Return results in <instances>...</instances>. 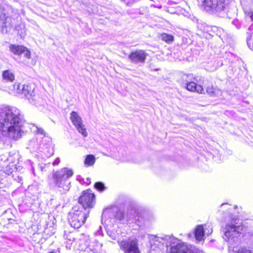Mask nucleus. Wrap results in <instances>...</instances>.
<instances>
[{
    "instance_id": "obj_8",
    "label": "nucleus",
    "mask_w": 253,
    "mask_h": 253,
    "mask_svg": "<svg viewBox=\"0 0 253 253\" xmlns=\"http://www.w3.org/2000/svg\"><path fill=\"white\" fill-rule=\"evenodd\" d=\"M120 249L125 253H140L138 241L135 237H130L118 241Z\"/></svg>"
},
{
    "instance_id": "obj_19",
    "label": "nucleus",
    "mask_w": 253,
    "mask_h": 253,
    "mask_svg": "<svg viewBox=\"0 0 253 253\" xmlns=\"http://www.w3.org/2000/svg\"><path fill=\"white\" fill-rule=\"evenodd\" d=\"M194 234L195 238L197 241H202L205 235V231L203 226L202 225H198L195 229Z\"/></svg>"
},
{
    "instance_id": "obj_4",
    "label": "nucleus",
    "mask_w": 253,
    "mask_h": 253,
    "mask_svg": "<svg viewBox=\"0 0 253 253\" xmlns=\"http://www.w3.org/2000/svg\"><path fill=\"white\" fill-rule=\"evenodd\" d=\"M155 241L166 245L167 248L170 247V253H195L184 243H181L173 236L164 235L155 237Z\"/></svg>"
},
{
    "instance_id": "obj_9",
    "label": "nucleus",
    "mask_w": 253,
    "mask_h": 253,
    "mask_svg": "<svg viewBox=\"0 0 253 253\" xmlns=\"http://www.w3.org/2000/svg\"><path fill=\"white\" fill-rule=\"evenodd\" d=\"M15 23V19L6 14L3 6L0 4V31L6 33L10 31Z\"/></svg>"
},
{
    "instance_id": "obj_40",
    "label": "nucleus",
    "mask_w": 253,
    "mask_h": 253,
    "mask_svg": "<svg viewBox=\"0 0 253 253\" xmlns=\"http://www.w3.org/2000/svg\"><path fill=\"white\" fill-rule=\"evenodd\" d=\"M42 144L41 143V144H40V148L42 149V150H40V151H41V152H42V151H43V152H44V153H45V150H43V147H42ZM43 146H44V145H43Z\"/></svg>"
},
{
    "instance_id": "obj_15",
    "label": "nucleus",
    "mask_w": 253,
    "mask_h": 253,
    "mask_svg": "<svg viewBox=\"0 0 253 253\" xmlns=\"http://www.w3.org/2000/svg\"><path fill=\"white\" fill-rule=\"evenodd\" d=\"M77 234V231L70 232L68 233L66 232H65L64 238L67 240V247H68V246H69V248H70V246L73 243H76V235Z\"/></svg>"
},
{
    "instance_id": "obj_43",
    "label": "nucleus",
    "mask_w": 253,
    "mask_h": 253,
    "mask_svg": "<svg viewBox=\"0 0 253 253\" xmlns=\"http://www.w3.org/2000/svg\"><path fill=\"white\" fill-rule=\"evenodd\" d=\"M225 204H222L221 205V206H223V205H225Z\"/></svg>"
},
{
    "instance_id": "obj_32",
    "label": "nucleus",
    "mask_w": 253,
    "mask_h": 253,
    "mask_svg": "<svg viewBox=\"0 0 253 253\" xmlns=\"http://www.w3.org/2000/svg\"><path fill=\"white\" fill-rule=\"evenodd\" d=\"M232 24L235 26L237 29H240L241 28V23L237 19H234L232 22Z\"/></svg>"
},
{
    "instance_id": "obj_16",
    "label": "nucleus",
    "mask_w": 253,
    "mask_h": 253,
    "mask_svg": "<svg viewBox=\"0 0 253 253\" xmlns=\"http://www.w3.org/2000/svg\"><path fill=\"white\" fill-rule=\"evenodd\" d=\"M204 87L206 89L207 93L211 97L215 96L216 95V92L217 89L214 87L212 85L211 83H209L208 80L204 81Z\"/></svg>"
},
{
    "instance_id": "obj_20",
    "label": "nucleus",
    "mask_w": 253,
    "mask_h": 253,
    "mask_svg": "<svg viewBox=\"0 0 253 253\" xmlns=\"http://www.w3.org/2000/svg\"><path fill=\"white\" fill-rule=\"evenodd\" d=\"M217 30L216 27H211L209 25L203 26V32L207 34L209 37H213Z\"/></svg>"
},
{
    "instance_id": "obj_36",
    "label": "nucleus",
    "mask_w": 253,
    "mask_h": 253,
    "mask_svg": "<svg viewBox=\"0 0 253 253\" xmlns=\"http://www.w3.org/2000/svg\"><path fill=\"white\" fill-rule=\"evenodd\" d=\"M14 180L18 182H20L22 180V177H20L18 175V172L17 171V175H14V177H12Z\"/></svg>"
},
{
    "instance_id": "obj_31",
    "label": "nucleus",
    "mask_w": 253,
    "mask_h": 253,
    "mask_svg": "<svg viewBox=\"0 0 253 253\" xmlns=\"http://www.w3.org/2000/svg\"><path fill=\"white\" fill-rule=\"evenodd\" d=\"M182 80L183 81L185 82V83H188L189 81H192V79L193 78V76L192 74H184L182 77Z\"/></svg>"
},
{
    "instance_id": "obj_27",
    "label": "nucleus",
    "mask_w": 253,
    "mask_h": 253,
    "mask_svg": "<svg viewBox=\"0 0 253 253\" xmlns=\"http://www.w3.org/2000/svg\"><path fill=\"white\" fill-rule=\"evenodd\" d=\"M95 161V158L93 155H87L85 158L84 163L87 166H92Z\"/></svg>"
},
{
    "instance_id": "obj_13",
    "label": "nucleus",
    "mask_w": 253,
    "mask_h": 253,
    "mask_svg": "<svg viewBox=\"0 0 253 253\" xmlns=\"http://www.w3.org/2000/svg\"><path fill=\"white\" fill-rule=\"evenodd\" d=\"M19 62L28 66L34 65L36 63V60L31 58V52L27 47L26 50L20 56Z\"/></svg>"
},
{
    "instance_id": "obj_3",
    "label": "nucleus",
    "mask_w": 253,
    "mask_h": 253,
    "mask_svg": "<svg viewBox=\"0 0 253 253\" xmlns=\"http://www.w3.org/2000/svg\"><path fill=\"white\" fill-rule=\"evenodd\" d=\"M73 174V170L67 168H63L60 170L53 172V183L61 194L66 193L70 189L71 182L69 179L72 176Z\"/></svg>"
},
{
    "instance_id": "obj_10",
    "label": "nucleus",
    "mask_w": 253,
    "mask_h": 253,
    "mask_svg": "<svg viewBox=\"0 0 253 253\" xmlns=\"http://www.w3.org/2000/svg\"><path fill=\"white\" fill-rule=\"evenodd\" d=\"M95 204V196L89 191H84L79 199V204L75 206H82L90 211Z\"/></svg>"
},
{
    "instance_id": "obj_5",
    "label": "nucleus",
    "mask_w": 253,
    "mask_h": 253,
    "mask_svg": "<svg viewBox=\"0 0 253 253\" xmlns=\"http://www.w3.org/2000/svg\"><path fill=\"white\" fill-rule=\"evenodd\" d=\"M229 3V0H204L203 5L208 13L224 17L228 15Z\"/></svg>"
},
{
    "instance_id": "obj_2",
    "label": "nucleus",
    "mask_w": 253,
    "mask_h": 253,
    "mask_svg": "<svg viewBox=\"0 0 253 253\" xmlns=\"http://www.w3.org/2000/svg\"><path fill=\"white\" fill-rule=\"evenodd\" d=\"M125 219L128 223L135 222L139 226L145 225L147 222L145 213H137L132 209L128 210L126 215L117 207L106 209L103 210L102 214V221L105 219V222H107L106 224L109 222L113 224L117 220L122 221Z\"/></svg>"
},
{
    "instance_id": "obj_18",
    "label": "nucleus",
    "mask_w": 253,
    "mask_h": 253,
    "mask_svg": "<svg viewBox=\"0 0 253 253\" xmlns=\"http://www.w3.org/2000/svg\"><path fill=\"white\" fill-rule=\"evenodd\" d=\"M4 157V162H9L12 165L18 161L19 155L16 151H12L9 153L8 156H3Z\"/></svg>"
},
{
    "instance_id": "obj_14",
    "label": "nucleus",
    "mask_w": 253,
    "mask_h": 253,
    "mask_svg": "<svg viewBox=\"0 0 253 253\" xmlns=\"http://www.w3.org/2000/svg\"><path fill=\"white\" fill-rule=\"evenodd\" d=\"M185 85L188 90L204 93V89L203 86L197 84L194 82L189 81L188 83H185Z\"/></svg>"
},
{
    "instance_id": "obj_42",
    "label": "nucleus",
    "mask_w": 253,
    "mask_h": 253,
    "mask_svg": "<svg viewBox=\"0 0 253 253\" xmlns=\"http://www.w3.org/2000/svg\"><path fill=\"white\" fill-rule=\"evenodd\" d=\"M212 229H211V232H209L208 233V234H210L211 233H212Z\"/></svg>"
},
{
    "instance_id": "obj_23",
    "label": "nucleus",
    "mask_w": 253,
    "mask_h": 253,
    "mask_svg": "<svg viewBox=\"0 0 253 253\" xmlns=\"http://www.w3.org/2000/svg\"><path fill=\"white\" fill-rule=\"evenodd\" d=\"M2 78L6 82H12L14 80L13 74L9 70H5L3 72Z\"/></svg>"
},
{
    "instance_id": "obj_28",
    "label": "nucleus",
    "mask_w": 253,
    "mask_h": 253,
    "mask_svg": "<svg viewBox=\"0 0 253 253\" xmlns=\"http://www.w3.org/2000/svg\"><path fill=\"white\" fill-rule=\"evenodd\" d=\"M88 240V237L84 234L80 233L78 231V234L76 235V241H84L86 242Z\"/></svg>"
},
{
    "instance_id": "obj_6",
    "label": "nucleus",
    "mask_w": 253,
    "mask_h": 253,
    "mask_svg": "<svg viewBox=\"0 0 253 253\" xmlns=\"http://www.w3.org/2000/svg\"><path fill=\"white\" fill-rule=\"evenodd\" d=\"M89 210L82 206H74L68 214V221L74 228H79L84 224L88 217Z\"/></svg>"
},
{
    "instance_id": "obj_25",
    "label": "nucleus",
    "mask_w": 253,
    "mask_h": 253,
    "mask_svg": "<svg viewBox=\"0 0 253 253\" xmlns=\"http://www.w3.org/2000/svg\"><path fill=\"white\" fill-rule=\"evenodd\" d=\"M159 38L168 43L172 42L174 40V37L173 36L166 33L161 34Z\"/></svg>"
},
{
    "instance_id": "obj_1",
    "label": "nucleus",
    "mask_w": 253,
    "mask_h": 253,
    "mask_svg": "<svg viewBox=\"0 0 253 253\" xmlns=\"http://www.w3.org/2000/svg\"><path fill=\"white\" fill-rule=\"evenodd\" d=\"M25 120L20 111L11 106L0 107V131L3 136L16 140L24 133Z\"/></svg>"
},
{
    "instance_id": "obj_22",
    "label": "nucleus",
    "mask_w": 253,
    "mask_h": 253,
    "mask_svg": "<svg viewBox=\"0 0 253 253\" xmlns=\"http://www.w3.org/2000/svg\"><path fill=\"white\" fill-rule=\"evenodd\" d=\"M15 30L17 32V34L21 38H23L25 36L26 32L25 24L24 23H21L19 25L16 26Z\"/></svg>"
},
{
    "instance_id": "obj_35",
    "label": "nucleus",
    "mask_w": 253,
    "mask_h": 253,
    "mask_svg": "<svg viewBox=\"0 0 253 253\" xmlns=\"http://www.w3.org/2000/svg\"><path fill=\"white\" fill-rule=\"evenodd\" d=\"M245 14L247 17H249L251 19L252 21H253V11H246Z\"/></svg>"
},
{
    "instance_id": "obj_29",
    "label": "nucleus",
    "mask_w": 253,
    "mask_h": 253,
    "mask_svg": "<svg viewBox=\"0 0 253 253\" xmlns=\"http://www.w3.org/2000/svg\"><path fill=\"white\" fill-rule=\"evenodd\" d=\"M76 245L78 244L79 250L81 251L84 250L85 248L87 247V241H76Z\"/></svg>"
},
{
    "instance_id": "obj_11",
    "label": "nucleus",
    "mask_w": 253,
    "mask_h": 253,
    "mask_svg": "<svg viewBox=\"0 0 253 253\" xmlns=\"http://www.w3.org/2000/svg\"><path fill=\"white\" fill-rule=\"evenodd\" d=\"M70 119L79 132L84 137H86L87 132L84 126L82 123V119L78 114L75 111H72L70 114Z\"/></svg>"
},
{
    "instance_id": "obj_41",
    "label": "nucleus",
    "mask_w": 253,
    "mask_h": 253,
    "mask_svg": "<svg viewBox=\"0 0 253 253\" xmlns=\"http://www.w3.org/2000/svg\"><path fill=\"white\" fill-rule=\"evenodd\" d=\"M53 150H51L50 153H49V155L48 154L46 155V156L47 157L50 156L51 155H53Z\"/></svg>"
},
{
    "instance_id": "obj_37",
    "label": "nucleus",
    "mask_w": 253,
    "mask_h": 253,
    "mask_svg": "<svg viewBox=\"0 0 253 253\" xmlns=\"http://www.w3.org/2000/svg\"><path fill=\"white\" fill-rule=\"evenodd\" d=\"M60 161V160L59 158H56V159L53 162L52 165L53 166L57 165H58L59 164Z\"/></svg>"
},
{
    "instance_id": "obj_38",
    "label": "nucleus",
    "mask_w": 253,
    "mask_h": 253,
    "mask_svg": "<svg viewBox=\"0 0 253 253\" xmlns=\"http://www.w3.org/2000/svg\"><path fill=\"white\" fill-rule=\"evenodd\" d=\"M248 32H252L253 31V23L249 27Z\"/></svg>"
},
{
    "instance_id": "obj_17",
    "label": "nucleus",
    "mask_w": 253,
    "mask_h": 253,
    "mask_svg": "<svg viewBox=\"0 0 253 253\" xmlns=\"http://www.w3.org/2000/svg\"><path fill=\"white\" fill-rule=\"evenodd\" d=\"M9 49L13 54L17 55L19 57L21 54L26 50V47L21 45L11 44Z\"/></svg>"
},
{
    "instance_id": "obj_24",
    "label": "nucleus",
    "mask_w": 253,
    "mask_h": 253,
    "mask_svg": "<svg viewBox=\"0 0 253 253\" xmlns=\"http://www.w3.org/2000/svg\"><path fill=\"white\" fill-rule=\"evenodd\" d=\"M5 174L8 175H11L12 177H14V175H17V170L15 165H12L11 166H7L4 170Z\"/></svg>"
},
{
    "instance_id": "obj_39",
    "label": "nucleus",
    "mask_w": 253,
    "mask_h": 253,
    "mask_svg": "<svg viewBox=\"0 0 253 253\" xmlns=\"http://www.w3.org/2000/svg\"><path fill=\"white\" fill-rule=\"evenodd\" d=\"M3 156H8V155H2L1 156H0V160L4 162V157Z\"/></svg>"
},
{
    "instance_id": "obj_34",
    "label": "nucleus",
    "mask_w": 253,
    "mask_h": 253,
    "mask_svg": "<svg viewBox=\"0 0 253 253\" xmlns=\"http://www.w3.org/2000/svg\"><path fill=\"white\" fill-rule=\"evenodd\" d=\"M36 129L35 131L38 134H41V135L45 136V133L42 128L36 126Z\"/></svg>"
},
{
    "instance_id": "obj_7",
    "label": "nucleus",
    "mask_w": 253,
    "mask_h": 253,
    "mask_svg": "<svg viewBox=\"0 0 253 253\" xmlns=\"http://www.w3.org/2000/svg\"><path fill=\"white\" fill-rule=\"evenodd\" d=\"M11 89L15 91L18 93L24 94L31 104L35 105L38 104L37 100L39 98L36 95L35 84H21L19 83H15Z\"/></svg>"
},
{
    "instance_id": "obj_26",
    "label": "nucleus",
    "mask_w": 253,
    "mask_h": 253,
    "mask_svg": "<svg viewBox=\"0 0 253 253\" xmlns=\"http://www.w3.org/2000/svg\"><path fill=\"white\" fill-rule=\"evenodd\" d=\"M246 41L249 47L253 50V31L247 32Z\"/></svg>"
},
{
    "instance_id": "obj_21",
    "label": "nucleus",
    "mask_w": 253,
    "mask_h": 253,
    "mask_svg": "<svg viewBox=\"0 0 253 253\" xmlns=\"http://www.w3.org/2000/svg\"><path fill=\"white\" fill-rule=\"evenodd\" d=\"M102 247V244L97 241H94L91 242L89 245L87 246L89 250L94 251L95 253H98L99 250Z\"/></svg>"
},
{
    "instance_id": "obj_12",
    "label": "nucleus",
    "mask_w": 253,
    "mask_h": 253,
    "mask_svg": "<svg viewBox=\"0 0 253 253\" xmlns=\"http://www.w3.org/2000/svg\"><path fill=\"white\" fill-rule=\"evenodd\" d=\"M147 55L143 50H136L129 54L128 58L134 64L144 63Z\"/></svg>"
},
{
    "instance_id": "obj_33",
    "label": "nucleus",
    "mask_w": 253,
    "mask_h": 253,
    "mask_svg": "<svg viewBox=\"0 0 253 253\" xmlns=\"http://www.w3.org/2000/svg\"><path fill=\"white\" fill-rule=\"evenodd\" d=\"M108 235L113 240H115L117 237L116 234L111 230H108L107 231Z\"/></svg>"
},
{
    "instance_id": "obj_30",
    "label": "nucleus",
    "mask_w": 253,
    "mask_h": 253,
    "mask_svg": "<svg viewBox=\"0 0 253 253\" xmlns=\"http://www.w3.org/2000/svg\"><path fill=\"white\" fill-rule=\"evenodd\" d=\"M94 186V188L99 191H103L105 188L104 183L101 182H96Z\"/></svg>"
}]
</instances>
